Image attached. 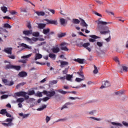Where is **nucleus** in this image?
<instances>
[{
    "label": "nucleus",
    "mask_w": 128,
    "mask_h": 128,
    "mask_svg": "<svg viewBox=\"0 0 128 128\" xmlns=\"http://www.w3.org/2000/svg\"><path fill=\"white\" fill-rule=\"evenodd\" d=\"M98 26V30L100 32V34H108L110 32V30H108V27L106 26V24H112L110 22H106L102 20H98L97 22ZM107 31H102V30H106Z\"/></svg>",
    "instance_id": "1"
},
{
    "label": "nucleus",
    "mask_w": 128,
    "mask_h": 128,
    "mask_svg": "<svg viewBox=\"0 0 128 128\" xmlns=\"http://www.w3.org/2000/svg\"><path fill=\"white\" fill-rule=\"evenodd\" d=\"M42 94H44V96H46L50 98L56 96V91L54 90H51L50 91L44 90Z\"/></svg>",
    "instance_id": "2"
},
{
    "label": "nucleus",
    "mask_w": 128,
    "mask_h": 128,
    "mask_svg": "<svg viewBox=\"0 0 128 128\" xmlns=\"http://www.w3.org/2000/svg\"><path fill=\"white\" fill-rule=\"evenodd\" d=\"M80 20L81 22L80 23V26H83L84 28H86L85 32L86 34H90V30H87L88 26V24H86V22L83 19L80 18Z\"/></svg>",
    "instance_id": "3"
},
{
    "label": "nucleus",
    "mask_w": 128,
    "mask_h": 128,
    "mask_svg": "<svg viewBox=\"0 0 128 128\" xmlns=\"http://www.w3.org/2000/svg\"><path fill=\"white\" fill-rule=\"evenodd\" d=\"M28 93L26 92L21 91L16 93V96H23L25 100H28L30 96L26 95Z\"/></svg>",
    "instance_id": "4"
},
{
    "label": "nucleus",
    "mask_w": 128,
    "mask_h": 128,
    "mask_svg": "<svg viewBox=\"0 0 128 128\" xmlns=\"http://www.w3.org/2000/svg\"><path fill=\"white\" fill-rule=\"evenodd\" d=\"M90 46V42L82 44V46L84 48H86V50H88L90 52H92V46L89 47Z\"/></svg>",
    "instance_id": "5"
},
{
    "label": "nucleus",
    "mask_w": 128,
    "mask_h": 128,
    "mask_svg": "<svg viewBox=\"0 0 128 128\" xmlns=\"http://www.w3.org/2000/svg\"><path fill=\"white\" fill-rule=\"evenodd\" d=\"M90 38H89L88 40L90 42H96V38H100V37L96 36V35H91L90 36Z\"/></svg>",
    "instance_id": "6"
},
{
    "label": "nucleus",
    "mask_w": 128,
    "mask_h": 128,
    "mask_svg": "<svg viewBox=\"0 0 128 128\" xmlns=\"http://www.w3.org/2000/svg\"><path fill=\"white\" fill-rule=\"evenodd\" d=\"M12 48H6L3 50V52H6L8 54H12Z\"/></svg>",
    "instance_id": "7"
},
{
    "label": "nucleus",
    "mask_w": 128,
    "mask_h": 128,
    "mask_svg": "<svg viewBox=\"0 0 128 128\" xmlns=\"http://www.w3.org/2000/svg\"><path fill=\"white\" fill-rule=\"evenodd\" d=\"M112 124H113V126H112L111 128H118V126H122V124L116 123V122H112Z\"/></svg>",
    "instance_id": "8"
},
{
    "label": "nucleus",
    "mask_w": 128,
    "mask_h": 128,
    "mask_svg": "<svg viewBox=\"0 0 128 128\" xmlns=\"http://www.w3.org/2000/svg\"><path fill=\"white\" fill-rule=\"evenodd\" d=\"M72 104H74L70 102H66L61 108V110H64V108H68V106H70Z\"/></svg>",
    "instance_id": "9"
},
{
    "label": "nucleus",
    "mask_w": 128,
    "mask_h": 128,
    "mask_svg": "<svg viewBox=\"0 0 128 128\" xmlns=\"http://www.w3.org/2000/svg\"><path fill=\"white\" fill-rule=\"evenodd\" d=\"M18 76L20 78H26V76H28V73L26 72L22 71L19 72Z\"/></svg>",
    "instance_id": "10"
},
{
    "label": "nucleus",
    "mask_w": 128,
    "mask_h": 128,
    "mask_svg": "<svg viewBox=\"0 0 128 128\" xmlns=\"http://www.w3.org/2000/svg\"><path fill=\"white\" fill-rule=\"evenodd\" d=\"M60 46V50H64L65 52H68V49L66 48V46H66V43H62Z\"/></svg>",
    "instance_id": "11"
},
{
    "label": "nucleus",
    "mask_w": 128,
    "mask_h": 128,
    "mask_svg": "<svg viewBox=\"0 0 128 128\" xmlns=\"http://www.w3.org/2000/svg\"><path fill=\"white\" fill-rule=\"evenodd\" d=\"M51 50L54 54H58V52H60V50L58 47H53L52 48Z\"/></svg>",
    "instance_id": "12"
},
{
    "label": "nucleus",
    "mask_w": 128,
    "mask_h": 128,
    "mask_svg": "<svg viewBox=\"0 0 128 128\" xmlns=\"http://www.w3.org/2000/svg\"><path fill=\"white\" fill-rule=\"evenodd\" d=\"M46 22H48V23L50 24H55L56 26L58 24V20H52L46 19Z\"/></svg>",
    "instance_id": "13"
},
{
    "label": "nucleus",
    "mask_w": 128,
    "mask_h": 128,
    "mask_svg": "<svg viewBox=\"0 0 128 128\" xmlns=\"http://www.w3.org/2000/svg\"><path fill=\"white\" fill-rule=\"evenodd\" d=\"M32 30H26L23 31V34L25 36H29V34H32Z\"/></svg>",
    "instance_id": "14"
},
{
    "label": "nucleus",
    "mask_w": 128,
    "mask_h": 128,
    "mask_svg": "<svg viewBox=\"0 0 128 128\" xmlns=\"http://www.w3.org/2000/svg\"><path fill=\"white\" fill-rule=\"evenodd\" d=\"M34 12L36 14H37V16H44L46 14L44 13V12H38V11H36V10H34Z\"/></svg>",
    "instance_id": "15"
},
{
    "label": "nucleus",
    "mask_w": 128,
    "mask_h": 128,
    "mask_svg": "<svg viewBox=\"0 0 128 128\" xmlns=\"http://www.w3.org/2000/svg\"><path fill=\"white\" fill-rule=\"evenodd\" d=\"M38 28H40V30H42L46 28V24H42L40 23L38 24Z\"/></svg>",
    "instance_id": "16"
},
{
    "label": "nucleus",
    "mask_w": 128,
    "mask_h": 128,
    "mask_svg": "<svg viewBox=\"0 0 128 128\" xmlns=\"http://www.w3.org/2000/svg\"><path fill=\"white\" fill-rule=\"evenodd\" d=\"M66 66H68V62L66 61L61 62V64H60V68H62Z\"/></svg>",
    "instance_id": "17"
},
{
    "label": "nucleus",
    "mask_w": 128,
    "mask_h": 128,
    "mask_svg": "<svg viewBox=\"0 0 128 128\" xmlns=\"http://www.w3.org/2000/svg\"><path fill=\"white\" fill-rule=\"evenodd\" d=\"M42 58V55L40 54H36L35 55L34 60H40Z\"/></svg>",
    "instance_id": "18"
},
{
    "label": "nucleus",
    "mask_w": 128,
    "mask_h": 128,
    "mask_svg": "<svg viewBox=\"0 0 128 128\" xmlns=\"http://www.w3.org/2000/svg\"><path fill=\"white\" fill-rule=\"evenodd\" d=\"M74 62H78V64H84V59H82V58H77L74 60Z\"/></svg>",
    "instance_id": "19"
},
{
    "label": "nucleus",
    "mask_w": 128,
    "mask_h": 128,
    "mask_svg": "<svg viewBox=\"0 0 128 128\" xmlns=\"http://www.w3.org/2000/svg\"><path fill=\"white\" fill-rule=\"evenodd\" d=\"M21 46H23V48H28V50H32V46H28L26 44L22 43L20 44Z\"/></svg>",
    "instance_id": "20"
},
{
    "label": "nucleus",
    "mask_w": 128,
    "mask_h": 128,
    "mask_svg": "<svg viewBox=\"0 0 128 128\" xmlns=\"http://www.w3.org/2000/svg\"><path fill=\"white\" fill-rule=\"evenodd\" d=\"M72 22L74 24H78L80 22V20H78V19L74 18L72 20Z\"/></svg>",
    "instance_id": "21"
},
{
    "label": "nucleus",
    "mask_w": 128,
    "mask_h": 128,
    "mask_svg": "<svg viewBox=\"0 0 128 128\" xmlns=\"http://www.w3.org/2000/svg\"><path fill=\"white\" fill-rule=\"evenodd\" d=\"M50 32V28H48L46 29H44L42 32L44 34H48Z\"/></svg>",
    "instance_id": "22"
},
{
    "label": "nucleus",
    "mask_w": 128,
    "mask_h": 128,
    "mask_svg": "<svg viewBox=\"0 0 128 128\" xmlns=\"http://www.w3.org/2000/svg\"><path fill=\"white\" fill-rule=\"evenodd\" d=\"M56 92H60V94H68V92L64 91V90L60 89L56 90Z\"/></svg>",
    "instance_id": "23"
},
{
    "label": "nucleus",
    "mask_w": 128,
    "mask_h": 128,
    "mask_svg": "<svg viewBox=\"0 0 128 128\" xmlns=\"http://www.w3.org/2000/svg\"><path fill=\"white\" fill-rule=\"evenodd\" d=\"M2 126H14V124L12 122H8V124L6 123H2Z\"/></svg>",
    "instance_id": "24"
},
{
    "label": "nucleus",
    "mask_w": 128,
    "mask_h": 128,
    "mask_svg": "<svg viewBox=\"0 0 128 128\" xmlns=\"http://www.w3.org/2000/svg\"><path fill=\"white\" fill-rule=\"evenodd\" d=\"M120 72H128V67L126 66H122V70H120Z\"/></svg>",
    "instance_id": "25"
},
{
    "label": "nucleus",
    "mask_w": 128,
    "mask_h": 128,
    "mask_svg": "<svg viewBox=\"0 0 128 128\" xmlns=\"http://www.w3.org/2000/svg\"><path fill=\"white\" fill-rule=\"evenodd\" d=\"M29 115H30V114H24V113H22V112L19 114V116H23V118H28V116Z\"/></svg>",
    "instance_id": "26"
},
{
    "label": "nucleus",
    "mask_w": 128,
    "mask_h": 128,
    "mask_svg": "<svg viewBox=\"0 0 128 128\" xmlns=\"http://www.w3.org/2000/svg\"><path fill=\"white\" fill-rule=\"evenodd\" d=\"M26 82H22L21 83L18 84L16 86V88H20V86H24Z\"/></svg>",
    "instance_id": "27"
},
{
    "label": "nucleus",
    "mask_w": 128,
    "mask_h": 128,
    "mask_svg": "<svg viewBox=\"0 0 128 128\" xmlns=\"http://www.w3.org/2000/svg\"><path fill=\"white\" fill-rule=\"evenodd\" d=\"M14 65L12 64H8L6 66L5 69L6 70H10V68H13Z\"/></svg>",
    "instance_id": "28"
},
{
    "label": "nucleus",
    "mask_w": 128,
    "mask_h": 128,
    "mask_svg": "<svg viewBox=\"0 0 128 128\" xmlns=\"http://www.w3.org/2000/svg\"><path fill=\"white\" fill-rule=\"evenodd\" d=\"M104 86H105V88H108V86H110V84L108 81H106L104 82Z\"/></svg>",
    "instance_id": "29"
},
{
    "label": "nucleus",
    "mask_w": 128,
    "mask_h": 128,
    "mask_svg": "<svg viewBox=\"0 0 128 128\" xmlns=\"http://www.w3.org/2000/svg\"><path fill=\"white\" fill-rule=\"evenodd\" d=\"M1 10H2V12H4V14H6V12H8V8H6V6H3V7L1 8Z\"/></svg>",
    "instance_id": "30"
},
{
    "label": "nucleus",
    "mask_w": 128,
    "mask_h": 128,
    "mask_svg": "<svg viewBox=\"0 0 128 128\" xmlns=\"http://www.w3.org/2000/svg\"><path fill=\"white\" fill-rule=\"evenodd\" d=\"M13 68L14 70H20L21 67H20V66H16L13 65Z\"/></svg>",
    "instance_id": "31"
},
{
    "label": "nucleus",
    "mask_w": 128,
    "mask_h": 128,
    "mask_svg": "<svg viewBox=\"0 0 128 128\" xmlns=\"http://www.w3.org/2000/svg\"><path fill=\"white\" fill-rule=\"evenodd\" d=\"M32 36H40V32H32Z\"/></svg>",
    "instance_id": "32"
},
{
    "label": "nucleus",
    "mask_w": 128,
    "mask_h": 128,
    "mask_svg": "<svg viewBox=\"0 0 128 128\" xmlns=\"http://www.w3.org/2000/svg\"><path fill=\"white\" fill-rule=\"evenodd\" d=\"M49 58H54V60H56V54H50L48 55Z\"/></svg>",
    "instance_id": "33"
},
{
    "label": "nucleus",
    "mask_w": 128,
    "mask_h": 128,
    "mask_svg": "<svg viewBox=\"0 0 128 128\" xmlns=\"http://www.w3.org/2000/svg\"><path fill=\"white\" fill-rule=\"evenodd\" d=\"M6 109H2L0 111V114H6Z\"/></svg>",
    "instance_id": "34"
},
{
    "label": "nucleus",
    "mask_w": 128,
    "mask_h": 128,
    "mask_svg": "<svg viewBox=\"0 0 128 128\" xmlns=\"http://www.w3.org/2000/svg\"><path fill=\"white\" fill-rule=\"evenodd\" d=\"M94 70L93 72L96 74L98 72V67H96V65H94Z\"/></svg>",
    "instance_id": "35"
},
{
    "label": "nucleus",
    "mask_w": 128,
    "mask_h": 128,
    "mask_svg": "<svg viewBox=\"0 0 128 128\" xmlns=\"http://www.w3.org/2000/svg\"><path fill=\"white\" fill-rule=\"evenodd\" d=\"M115 94L116 96H122V94H124V91H118L117 92H115Z\"/></svg>",
    "instance_id": "36"
},
{
    "label": "nucleus",
    "mask_w": 128,
    "mask_h": 128,
    "mask_svg": "<svg viewBox=\"0 0 128 128\" xmlns=\"http://www.w3.org/2000/svg\"><path fill=\"white\" fill-rule=\"evenodd\" d=\"M46 108V105H43L42 108H38L37 109V110L40 111V110H44Z\"/></svg>",
    "instance_id": "37"
},
{
    "label": "nucleus",
    "mask_w": 128,
    "mask_h": 128,
    "mask_svg": "<svg viewBox=\"0 0 128 128\" xmlns=\"http://www.w3.org/2000/svg\"><path fill=\"white\" fill-rule=\"evenodd\" d=\"M34 94H35V92L34 90L28 91V96H34Z\"/></svg>",
    "instance_id": "38"
},
{
    "label": "nucleus",
    "mask_w": 128,
    "mask_h": 128,
    "mask_svg": "<svg viewBox=\"0 0 128 128\" xmlns=\"http://www.w3.org/2000/svg\"><path fill=\"white\" fill-rule=\"evenodd\" d=\"M60 24H62V26H64V24H66V20H64L63 18H60Z\"/></svg>",
    "instance_id": "39"
},
{
    "label": "nucleus",
    "mask_w": 128,
    "mask_h": 128,
    "mask_svg": "<svg viewBox=\"0 0 128 128\" xmlns=\"http://www.w3.org/2000/svg\"><path fill=\"white\" fill-rule=\"evenodd\" d=\"M17 102H24V98H18L16 100Z\"/></svg>",
    "instance_id": "40"
},
{
    "label": "nucleus",
    "mask_w": 128,
    "mask_h": 128,
    "mask_svg": "<svg viewBox=\"0 0 128 128\" xmlns=\"http://www.w3.org/2000/svg\"><path fill=\"white\" fill-rule=\"evenodd\" d=\"M72 78V75L68 74L66 76V80H70Z\"/></svg>",
    "instance_id": "41"
},
{
    "label": "nucleus",
    "mask_w": 128,
    "mask_h": 128,
    "mask_svg": "<svg viewBox=\"0 0 128 128\" xmlns=\"http://www.w3.org/2000/svg\"><path fill=\"white\" fill-rule=\"evenodd\" d=\"M23 38L25 40H26V42H32V39H30V38H28V37L24 36L23 37Z\"/></svg>",
    "instance_id": "42"
},
{
    "label": "nucleus",
    "mask_w": 128,
    "mask_h": 128,
    "mask_svg": "<svg viewBox=\"0 0 128 128\" xmlns=\"http://www.w3.org/2000/svg\"><path fill=\"white\" fill-rule=\"evenodd\" d=\"M4 27L6 28H12V26H10L8 24H4Z\"/></svg>",
    "instance_id": "43"
},
{
    "label": "nucleus",
    "mask_w": 128,
    "mask_h": 128,
    "mask_svg": "<svg viewBox=\"0 0 128 128\" xmlns=\"http://www.w3.org/2000/svg\"><path fill=\"white\" fill-rule=\"evenodd\" d=\"M50 84H58V80H53L52 81L50 82Z\"/></svg>",
    "instance_id": "44"
},
{
    "label": "nucleus",
    "mask_w": 128,
    "mask_h": 128,
    "mask_svg": "<svg viewBox=\"0 0 128 128\" xmlns=\"http://www.w3.org/2000/svg\"><path fill=\"white\" fill-rule=\"evenodd\" d=\"M20 12H28V11H26V8H20Z\"/></svg>",
    "instance_id": "45"
},
{
    "label": "nucleus",
    "mask_w": 128,
    "mask_h": 128,
    "mask_svg": "<svg viewBox=\"0 0 128 128\" xmlns=\"http://www.w3.org/2000/svg\"><path fill=\"white\" fill-rule=\"evenodd\" d=\"M14 81H10V83L6 84V86H14Z\"/></svg>",
    "instance_id": "46"
},
{
    "label": "nucleus",
    "mask_w": 128,
    "mask_h": 128,
    "mask_svg": "<svg viewBox=\"0 0 128 128\" xmlns=\"http://www.w3.org/2000/svg\"><path fill=\"white\" fill-rule=\"evenodd\" d=\"M66 34V33L62 32L60 34H58V37L62 38V36H65Z\"/></svg>",
    "instance_id": "47"
},
{
    "label": "nucleus",
    "mask_w": 128,
    "mask_h": 128,
    "mask_svg": "<svg viewBox=\"0 0 128 128\" xmlns=\"http://www.w3.org/2000/svg\"><path fill=\"white\" fill-rule=\"evenodd\" d=\"M76 80L78 82H82V80H84V78H76Z\"/></svg>",
    "instance_id": "48"
},
{
    "label": "nucleus",
    "mask_w": 128,
    "mask_h": 128,
    "mask_svg": "<svg viewBox=\"0 0 128 128\" xmlns=\"http://www.w3.org/2000/svg\"><path fill=\"white\" fill-rule=\"evenodd\" d=\"M8 98V94H4L1 96L2 100H4V98Z\"/></svg>",
    "instance_id": "49"
},
{
    "label": "nucleus",
    "mask_w": 128,
    "mask_h": 128,
    "mask_svg": "<svg viewBox=\"0 0 128 128\" xmlns=\"http://www.w3.org/2000/svg\"><path fill=\"white\" fill-rule=\"evenodd\" d=\"M32 54H30L28 55L23 56L22 58H30V56H32Z\"/></svg>",
    "instance_id": "50"
},
{
    "label": "nucleus",
    "mask_w": 128,
    "mask_h": 128,
    "mask_svg": "<svg viewBox=\"0 0 128 128\" xmlns=\"http://www.w3.org/2000/svg\"><path fill=\"white\" fill-rule=\"evenodd\" d=\"M6 122H12V118H8L6 119Z\"/></svg>",
    "instance_id": "51"
},
{
    "label": "nucleus",
    "mask_w": 128,
    "mask_h": 128,
    "mask_svg": "<svg viewBox=\"0 0 128 128\" xmlns=\"http://www.w3.org/2000/svg\"><path fill=\"white\" fill-rule=\"evenodd\" d=\"M50 98L47 96L46 97H44V98H43L42 100L43 102H48V100Z\"/></svg>",
    "instance_id": "52"
},
{
    "label": "nucleus",
    "mask_w": 128,
    "mask_h": 128,
    "mask_svg": "<svg viewBox=\"0 0 128 128\" xmlns=\"http://www.w3.org/2000/svg\"><path fill=\"white\" fill-rule=\"evenodd\" d=\"M78 74H79V76H80L81 78H84V73L82 72H78Z\"/></svg>",
    "instance_id": "53"
},
{
    "label": "nucleus",
    "mask_w": 128,
    "mask_h": 128,
    "mask_svg": "<svg viewBox=\"0 0 128 128\" xmlns=\"http://www.w3.org/2000/svg\"><path fill=\"white\" fill-rule=\"evenodd\" d=\"M37 96H38L39 98H42V92H39L36 94Z\"/></svg>",
    "instance_id": "54"
},
{
    "label": "nucleus",
    "mask_w": 128,
    "mask_h": 128,
    "mask_svg": "<svg viewBox=\"0 0 128 128\" xmlns=\"http://www.w3.org/2000/svg\"><path fill=\"white\" fill-rule=\"evenodd\" d=\"M46 124H48V122L50 120V118L48 116H46Z\"/></svg>",
    "instance_id": "55"
},
{
    "label": "nucleus",
    "mask_w": 128,
    "mask_h": 128,
    "mask_svg": "<svg viewBox=\"0 0 128 128\" xmlns=\"http://www.w3.org/2000/svg\"><path fill=\"white\" fill-rule=\"evenodd\" d=\"M96 2L98 4H104V2L100 1V0H96Z\"/></svg>",
    "instance_id": "56"
},
{
    "label": "nucleus",
    "mask_w": 128,
    "mask_h": 128,
    "mask_svg": "<svg viewBox=\"0 0 128 128\" xmlns=\"http://www.w3.org/2000/svg\"><path fill=\"white\" fill-rule=\"evenodd\" d=\"M69 100H80V98H78V97H72L70 96L69 97Z\"/></svg>",
    "instance_id": "57"
},
{
    "label": "nucleus",
    "mask_w": 128,
    "mask_h": 128,
    "mask_svg": "<svg viewBox=\"0 0 128 128\" xmlns=\"http://www.w3.org/2000/svg\"><path fill=\"white\" fill-rule=\"evenodd\" d=\"M68 68H66L64 70H63V74H68Z\"/></svg>",
    "instance_id": "58"
},
{
    "label": "nucleus",
    "mask_w": 128,
    "mask_h": 128,
    "mask_svg": "<svg viewBox=\"0 0 128 128\" xmlns=\"http://www.w3.org/2000/svg\"><path fill=\"white\" fill-rule=\"evenodd\" d=\"M96 110H92L88 112L89 114H90L91 116H94V114L96 112Z\"/></svg>",
    "instance_id": "59"
},
{
    "label": "nucleus",
    "mask_w": 128,
    "mask_h": 128,
    "mask_svg": "<svg viewBox=\"0 0 128 128\" xmlns=\"http://www.w3.org/2000/svg\"><path fill=\"white\" fill-rule=\"evenodd\" d=\"M8 58H11L12 60H14V58H16V56L12 55L8 56Z\"/></svg>",
    "instance_id": "60"
},
{
    "label": "nucleus",
    "mask_w": 128,
    "mask_h": 128,
    "mask_svg": "<svg viewBox=\"0 0 128 128\" xmlns=\"http://www.w3.org/2000/svg\"><path fill=\"white\" fill-rule=\"evenodd\" d=\"M96 44L97 46H100V48L102 46V43L101 42H97Z\"/></svg>",
    "instance_id": "61"
},
{
    "label": "nucleus",
    "mask_w": 128,
    "mask_h": 128,
    "mask_svg": "<svg viewBox=\"0 0 128 128\" xmlns=\"http://www.w3.org/2000/svg\"><path fill=\"white\" fill-rule=\"evenodd\" d=\"M10 14L12 16H14V14H18V12L14 10H12V12H10Z\"/></svg>",
    "instance_id": "62"
},
{
    "label": "nucleus",
    "mask_w": 128,
    "mask_h": 128,
    "mask_svg": "<svg viewBox=\"0 0 128 128\" xmlns=\"http://www.w3.org/2000/svg\"><path fill=\"white\" fill-rule=\"evenodd\" d=\"M122 124H124V126H128V123L126 122L123 121L122 122Z\"/></svg>",
    "instance_id": "63"
},
{
    "label": "nucleus",
    "mask_w": 128,
    "mask_h": 128,
    "mask_svg": "<svg viewBox=\"0 0 128 128\" xmlns=\"http://www.w3.org/2000/svg\"><path fill=\"white\" fill-rule=\"evenodd\" d=\"M27 28H28L29 30H32V25H30V23H28L27 24Z\"/></svg>",
    "instance_id": "64"
}]
</instances>
